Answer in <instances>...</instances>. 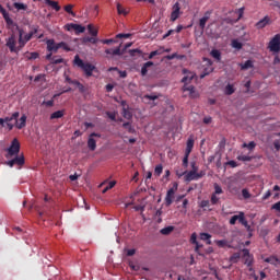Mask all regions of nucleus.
Instances as JSON below:
<instances>
[{"instance_id": "obj_1", "label": "nucleus", "mask_w": 280, "mask_h": 280, "mask_svg": "<svg viewBox=\"0 0 280 280\" xmlns=\"http://www.w3.org/2000/svg\"><path fill=\"white\" fill-rule=\"evenodd\" d=\"M19 117V112H14L10 117H5L7 127L9 130H12L14 126L18 128V130H23V128H25V125L27 124V116L23 114L20 119Z\"/></svg>"}, {"instance_id": "obj_2", "label": "nucleus", "mask_w": 280, "mask_h": 280, "mask_svg": "<svg viewBox=\"0 0 280 280\" xmlns=\"http://www.w3.org/2000/svg\"><path fill=\"white\" fill-rule=\"evenodd\" d=\"M73 65L75 67H79V69H81L88 78H91V75H93V70L95 69V66L90 62H84V60L80 58V55L74 56Z\"/></svg>"}, {"instance_id": "obj_3", "label": "nucleus", "mask_w": 280, "mask_h": 280, "mask_svg": "<svg viewBox=\"0 0 280 280\" xmlns=\"http://www.w3.org/2000/svg\"><path fill=\"white\" fill-rule=\"evenodd\" d=\"M205 171H200L199 173H195L194 171L190 172H184L182 175L179 176H184V180L186 183H191V180H200V178H202L205 176Z\"/></svg>"}, {"instance_id": "obj_4", "label": "nucleus", "mask_w": 280, "mask_h": 280, "mask_svg": "<svg viewBox=\"0 0 280 280\" xmlns=\"http://www.w3.org/2000/svg\"><path fill=\"white\" fill-rule=\"evenodd\" d=\"M19 152H21V143L18 139H13L5 156L7 159H12L13 156L19 155Z\"/></svg>"}, {"instance_id": "obj_5", "label": "nucleus", "mask_w": 280, "mask_h": 280, "mask_svg": "<svg viewBox=\"0 0 280 280\" xmlns=\"http://www.w3.org/2000/svg\"><path fill=\"white\" fill-rule=\"evenodd\" d=\"M4 164L8 165L9 167H14V165H16L18 167H23V165H25V156L23 154L14 155Z\"/></svg>"}, {"instance_id": "obj_6", "label": "nucleus", "mask_w": 280, "mask_h": 280, "mask_svg": "<svg viewBox=\"0 0 280 280\" xmlns=\"http://www.w3.org/2000/svg\"><path fill=\"white\" fill-rule=\"evenodd\" d=\"M16 28L19 30V45H20V49H23V47H25V45H27V43H30V40H32L33 33H28L26 35H24L23 37V30L19 28V26H16Z\"/></svg>"}, {"instance_id": "obj_7", "label": "nucleus", "mask_w": 280, "mask_h": 280, "mask_svg": "<svg viewBox=\"0 0 280 280\" xmlns=\"http://www.w3.org/2000/svg\"><path fill=\"white\" fill-rule=\"evenodd\" d=\"M268 49L275 54L280 51V34H276L268 44Z\"/></svg>"}, {"instance_id": "obj_8", "label": "nucleus", "mask_w": 280, "mask_h": 280, "mask_svg": "<svg viewBox=\"0 0 280 280\" xmlns=\"http://www.w3.org/2000/svg\"><path fill=\"white\" fill-rule=\"evenodd\" d=\"M7 47H9L12 54H19V50L21 49V44H19V47H16V37L14 36V34L8 38Z\"/></svg>"}, {"instance_id": "obj_9", "label": "nucleus", "mask_w": 280, "mask_h": 280, "mask_svg": "<svg viewBox=\"0 0 280 280\" xmlns=\"http://www.w3.org/2000/svg\"><path fill=\"white\" fill-rule=\"evenodd\" d=\"M94 137H97V139H101L102 135L95 133V132H92L90 135L89 140H88V148H89V150H91V152H95V150L97 148V141L95 140Z\"/></svg>"}, {"instance_id": "obj_10", "label": "nucleus", "mask_w": 280, "mask_h": 280, "mask_svg": "<svg viewBox=\"0 0 280 280\" xmlns=\"http://www.w3.org/2000/svg\"><path fill=\"white\" fill-rule=\"evenodd\" d=\"M178 189V184H174V187L168 189L165 197V205L166 207H171L172 202H174V195L176 194V190Z\"/></svg>"}, {"instance_id": "obj_11", "label": "nucleus", "mask_w": 280, "mask_h": 280, "mask_svg": "<svg viewBox=\"0 0 280 280\" xmlns=\"http://www.w3.org/2000/svg\"><path fill=\"white\" fill-rule=\"evenodd\" d=\"M242 253H243V259H244L245 266L250 268V266H253V261H254V258H253V255L250 254V250L244 248V249H242Z\"/></svg>"}, {"instance_id": "obj_12", "label": "nucleus", "mask_w": 280, "mask_h": 280, "mask_svg": "<svg viewBox=\"0 0 280 280\" xmlns=\"http://www.w3.org/2000/svg\"><path fill=\"white\" fill-rule=\"evenodd\" d=\"M180 16V4L176 2L173 5V11L171 13V21H176Z\"/></svg>"}, {"instance_id": "obj_13", "label": "nucleus", "mask_w": 280, "mask_h": 280, "mask_svg": "<svg viewBox=\"0 0 280 280\" xmlns=\"http://www.w3.org/2000/svg\"><path fill=\"white\" fill-rule=\"evenodd\" d=\"M211 16V12H206L203 18L199 20V27L200 30H205L207 27V21H209V18Z\"/></svg>"}, {"instance_id": "obj_14", "label": "nucleus", "mask_w": 280, "mask_h": 280, "mask_svg": "<svg viewBox=\"0 0 280 280\" xmlns=\"http://www.w3.org/2000/svg\"><path fill=\"white\" fill-rule=\"evenodd\" d=\"M268 23H270V18L268 15H266L264 19H261L260 21H258L256 23V27H257V30H264V27H266V25H268Z\"/></svg>"}, {"instance_id": "obj_15", "label": "nucleus", "mask_w": 280, "mask_h": 280, "mask_svg": "<svg viewBox=\"0 0 280 280\" xmlns=\"http://www.w3.org/2000/svg\"><path fill=\"white\" fill-rule=\"evenodd\" d=\"M105 54H107L108 56H122L124 55L120 47H117L116 49H106Z\"/></svg>"}, {"instance_id": "obj_16", "label": "nucleus", "mask_w": 280, "mask_h": 280, "mask_svg": "<svg viewBox=\"0 0 280 280\" xmlns=\"http://www.w3.org/2000/svg\"><path fill=\"white\" fill-rule=\"evenodd\" d=\"M150 67H154V62L152 61L145 62L141 68V75L143 77L148 75V69H150Z\"/></svg>"}, {"instance_id": "obj_17", "label": "nucleus", "mask_w": 280, "mask_h": 280, "mask_svg": "<svg viewBox=\"0 0 280 280\" xmlns=\"http://www.w3.org/2000/svg\"><path fill=\"white\" fill-rule=\"evenodd\" d=\"M266 264H271V266H279L280 260L277 258V256H270L265 259Z\"/></svg>"}, {"instance_id": "obj_18", "label": "nucleus", "mask_w": 280, "mask_h": 280, "mask_svg": "<svg viewBox=\"0 0 280 280\" xmlns=\"http://www.w3.org/2000/svg\"><path fill=\"white\" fill-rule=\"evenodd\" d=\"M244 215V212H240L238 214L233 215L230 219V224L233 226L237 223V221L240 222L242 220V217Z\"/></svg>"}, {"instance_id": "obj_19", "label": "nucleus", "mask_w": 280, "mask_h": 280, "mask_svg": "<svg viewBox=\"0 0 280 280\" xmlns=\"http://www.w3.org/2000/svg\"><path fill=\"white\" fill-rule=\"evenodd\" d=\"M210 56H212V58H214V60H217L218 62L222 60V52H220V50L218 49H212Z\"/></svg>"}, {"instance_id": "obj_20", "label": "nucleus", "mask_w": 280, "mask_h": 280, "mask_svg": "<svg viewBox=\"0 0 280 280\" xmlns=\"http://www.w3.org/2000/svg\"><path fill=\"white\" fill-rule=\"evenodd\" d=\"M192 150H194V139H192V138H189V139L187 140L185 153H186V154H191V151H192Z\"/></svg>"}, {"instance_id": "obj_21", "label": "nucleus", "mask_w": 280, "mask_h": 280, "mask_svg": "<svg viewBox=\"0 0 280 280\" xmlns=\"http://www.w3.org/2000/svg\"><path fill=\"white\" fill-rule=\"evenodd\" d=\"M65 117V110H57L50 115V119H62Z\"/></svg>"}, {"instance_id": "obj_22", "label": "nucleus", "mask_w": 280, "mask_h": 280, "mask_svg": "<svg viewBox=\"0 0 280 280\" xmlns=\"http://www.w3.org/2000/svg\"><path fill=\"white\" fill-rule=\"evenodd\" d=\"M217 246H219V248H231V245L229 244V241L226 240H221V241H217L215 242Z\"/></svg>"}, {"instance_id": "obj_23", "label": "nucleus", "mask_w": 280, "mask_h": 280, "mask_svg": "<svg viewBox=\"0 0 280 280\" xmlns=\"http://www.w3.org/2000/svg\"><path fill=\"white\" fill-rule=\"evenodd\" d=\"M122 117L125 119H132V113L130 112V109H128V107L122 108Z\"/></svg>"}, {"instance_id": "obj_24", "label": "nucleus", "mask_w": 280, "mask_h": 280, "mask_svg": "<svg viewBox=\"0 0 280 280\" xmlns=\"http://www.w3.org/2000/svg\"><path fill=\"white\" fill-rule=\"evenodd\" d=\"M46 45H47V51H52L54 50V47L57 45L56 44V40L54 39H47L46 40Z\"/></svg>"}, {"instance_id": "obj_25", "label": "nucleus", "mask_w": 280, "mask_h": 280, "mask_svg": "<svg viewBox=\"0 0 280 280\" xmlns=\"http://www.w3.org/2000/svg\"><path fill=\"white\" fill-rule=\"evenodd\" d=\"M213 187H214V192H212V194H214L217 196H220V194H224L222 186L219 185L218 183H214Z\"/></svg>"}, {"instance_id": "obj_26", "label": "nucleus", "mask_w": 280, "mask_h": 280, "mask_svg": "<svg viewBox=\"0 0 280 280\" xmlns=\"http://www.w3.org/2000/svg\"><path fill=\"white\" fill-rule=\"evenodd\" d=\"M253 61L252 60H247L245 61L243 65H241V69L243 71H246V69H253Z\"/></svg>"}, {"instance_id": "obj_27", "label": "nucleus", "mask_w": 280, "mask_h": 280, "mask_svg": "<svg viewBox=\"0 0 280 280\" xmlns=\"http://www.w3.org/2000/svg\"><path fill=\"white\" fill-rule=\"evenodd\" d=\"M74 32H75V34H84V32H86V27H84L80 24H75Z\"/></svg>"}, {"instance_id": "obj_28", "label": "nucleus", "mask_w": 280, "mask_h": 280, "mask_svg": "<svg viewBox=\"0 0 280 280\" xmlns=\"http://www.w3.org/2000/svg\"><path fill=\"white\" fill-rule=\"evenodd\" d=\"M235 93V88H233V84H228L225 86V95H233Z\"/></svg>"}, {"instance_id": "obj_29", "label": "nucleus", "mask_w": 280, "mask_h": 280, "mask_svg": "<svg viewBox=\"0 0 280 280\" xmlns=\"http://www.w3.org/2000/svg\"><path fill=\"white\" fill-rule=\"evenodd\" d=\"M240 257H242V255L240 253H234L231 257H230V261L232 264H237V261H240Z\"/></svg>"}, {"instance_id": "obj_30", "label": "nucleus", "mask_w": 280, "mask_h": 280, "mask_svg": "<svg viewBox=\"0 0 280 280\" xmlns=\"http://www.w3.org/2000/svg\"><path fill=\"white\" fill-rule=\"evenodd\" d=\"M172 231H174V226H166V228H163L160 233L162 235H170V233H172Z\"/></svg>"}, {"instance_id": "obj_31", "label": "nucleus", "mask_w": 280, "mask_h": 280, "mask_svg": "<svg viewBox=\"0 0 280 280\" xmlns=\"http://www.w3.org/2000/svg\"><path fill=\"white\" fill-rule=\"evenodd\" d=\"M13 8H15V10H27V5L21 2H14Z\"/></svg>"}, {"instance_id": "obj_32", "label": "nucleus", "mask_w": 280, "mask_h": 280, "mask_svg": "<svg viewBox=\"0 0 280 280\" xmlns=\"http://www.w3.org/2000/svg\"><path fill=\"white\" fill-rule=\"evenodd\" d=\"M161 174H163V165L159 164L154 168V176H161Z\"/></svg>"}, {"instance_id": "obj_33", "label": "nucleus", "mask_w": 280, "mask_h": 280, "mask_svg": "<svg viewBox=\"0 0 280 280\" xmlns=\"http://www.w3.org/2000/svg\"><path fill=\"white\" fill-rule=\"evenodd\" d=\"M232 47H233L234 49H242V47H244V45H243L240 40L233 39V40H232Z\"/></svg>"}, {"instance_id": "obj_34", "label": "nucleus", "mask_w": 280, "mask_h": 280, "mask_svg": "<svg viewBox=\"0 0 280 280\" xmlns=\"http://www.w3.org/2000/svg\"><path fill=\"white\" fill-rule=\"evenodd\" d=\"M65 11L68 13V14H71V16H75V13L73 12V4H67L65 7Z\"/></svg>"}, {"instance_id": "obj_35", "label": "nucleus", "mask_w": 280, "mask_h": 280, "mask_svg": "<svg viewBox=\"0 0 280 280\" xmlns=\"http://www.w3.org/2000/svg\"><path fill=\"white\" fill-rule=\"evenodd\" d=\"M59 48L63 51H72L71 47H69V45L65 42L59 43Z\"/></svg>"}, {"instance_id": "obj_36", "label": "nucleus", "mask_w": 280, "mask_h": 280, "mask_svg": "<svg viewBox=\"0 0 280 280\" xmlns=\"http://www.w3.org/2000/svg\"><path fill=\"white\" fill-rule=\"evenodd\" d=\"M213 72V68L212 67H208L205 69V71L200 74V78L202 80V78H207V75H209V73Z\"/></svg>"}, {"instance_id": "obj_37", "label": "nucleus", "mask_w": 280, "mask_h": 280, "mask_svg": "<svg viewBox=\"0 0 280 280\" xmlns=\"http://www.w3.org/2000/svg\"><path fill=\"white\" fill-rule=\"evenodd\" d=\"M191 80H194V73H189L188 75L184 77V78L182 79V82H183L184 84H187V83L191 82Z\"/></svg>"}, {"instance_id": "obj_38", "label": "nucleus", "mask_w": 280, "mask_h": 280, "mask_svg": "<svg viewBox=\"0 0 280 280\" xmlns=\"http://www.w3.org/2000/svg\"><path fill=\"white\" fill-rule=\"evenodd\" d=\"M115 185H117V182L115 180L109 182L108 185L103 189V194H106V191H108L109 189H113Z\"/></svg>"}, {"instance_id": "obj_39", "label": "nucleus", "mask_w": 280, "mask_h": 280, "mask_svg": "<svg viewBox=\"0 0 280 280\" xmlns=\"http://www.w3.org/2000/svg\"><path fill=\"white\" fill-rule=\"evenodd\" d=\"M237 161H243L244 163H246L248 161H253V156H249V155H238L237 156Z\"/></svg>"}, {"instance_id": "obj_40", "label": "nucleus", "mask_w": 280, "mask_h": 280, "mask_svg": "<svg viewBox=\"0 0 280 280\" xmlns=\"http://www.w3.org/2000/svg\"><path fill=\"white\" fill-rule=\"evenodd\" d=\"M88 31L91 34V36H97V31L95 30V27L93 26V24H89L88 25Z\"/></svg>"}, {"instance_id": "obj_41", "label": "nucleus", "mask_w": 280, "mask_h": 280, "mask_svg": "<svg viewBox=\"0 0 280 280\" xmlns=\"http://www.w3.org/2000/svg\"><path fill=\"white\" fill-rule=\"evenodd\" d=\"M122 128H126V130H128V132H130L131 135H132V132H135V128L132 127V125L130 122L122 124Z\"/></svg>"}, {"instance_id": "obj_42", "label": "nucleus", "mask_w": 280, "mask_h": 280, "mask_svg": "<svg viewBox=\"0 0 280 280\" xmlns=\"http://www.w3.org/2000/svg\"><path fill=\"white\" fill-rule=\"evenodd\" d=\"M48 5H50V8L56 10V12H60V7L58 5V2L51 0Z\"/></svg>"}, {"instance_id": "obj_43", "label": "nucleus", "mask_w": 280, "mask_h": 280, "mask_svg": "<svg viewBox=\"0 0 280 280\" xmlns=\"http://www.w3.org/2000/svg\"><path fill=\"white\" fill-rule=\"evenodd\" d=\"M210 202L211 205H218V202H220V198L218 197V195L212 194L210 198Z\"/></svg>"}, {"instance_id": "obj_44", "label": "nucleus", "mask_w": 280, "mask_h": 280, "mask_svg": "<svg viewBox=\"0 0 280 280\" xmlns=\"http://www.w3.org/2000/svg\"><path fill=\"white\" fill-rule=\"evenodd\" d=\"M257 144L254 141H250L249 143H244L243 148H247L248 150H255V147Z\"/></svg>"}, {"instance_id": "obj_45", "label": "nucleus", "mask_w": 280, "mask_h": 280, "mask_svg": "<svg viewBox=\"0 0 280 280\" xmlns=\"http://www.w3.org/2000/svg\"><path fill=\"white\" fill-rule=\"evenodd\" d=\"M83 43H92V45H95V43H97V38H95V37H84Z\"/></svg>"}, {"instance_id": "obj_46", "label": "nucleus", "mask_w": 280, "mask_h": 280, "mask_svg": "<svg viewBox=\"0 0 280 280\" xmlns=\"http://www.w3.org/2000/svg\"><path fill=\"white\" fill-rule=\"evenodd\" d=\"M184 91H188L189 95H191V93H196V88L194 85H184Z\"/></svg>"}, {"instance_id": "obj_47", "label": "nucleus", "mask_w": 280, "mask_h": 280, "mask_svg": "<svg viewBox=\"0 0 280 280\" xmlns=\"http://www.w3.org/2000/svg\"><path fill=\"white\" fill-rule=\"evenodd\" d=\"M106 115L112 121H117V114L113 112H106Z\"/></svg>"}, {"instance_id": "obj_48", "label": "nucleus", "mask_w": 280, "mask_h": 280, "mask_svg": "<svg viewBox=\"0 0 280 280\" xmlns=\"http://www.w3.org/2000/svg\"><path fill=\"white\" fill-rule=\"evenodd\" d=\"M65 30H67V32H73V30L75 31V24L74 23L66 24Z\"/></svg>"}, {"instance_id": "obj_49", "label": "nucleus", "mask_w": 280, "mask_h": 280, "mask_svg": "<svg viewBox=\"0 0 280 280\" xmlns=\"http://www.w3.org/2000/svg\"><path fill=\"white\" fill-rule=\"evenodd\" d=\"M7 25H14V21L10 18V14L3 16Z\"/></svg>"}, {"instance_id": "obj_50", "label": "nucleus", "mask_w": 280, "mask_h": 280, "mask_svg": "<svg viewBox=\"0 0 280 280\" xmlns=\"http://www.w3.org/2000/svg\"><path fill=\"white\" fill-rule=\"evenodd\" d=\"M242 196L245 200H248V198H250V192L248 191V189L244 188L242 190Z\"/></svg>"}, {"instance_id": "obj_51", "label": "nucleus", "mask_w": 280, "mask_h": 280, "mask_svg": "<svg viewBox=\"0 0 280 280\" xmlns=\"http://www.w3.org/2000/svg\"><path fill=\"white\" fill-rule=\"evenodd\" d=\"M51 62H52V65H61V62H65V59L58 58V57H54L51 59Z\"/></svg>"}, {"instance_id": "obj_52", "label": "nucleus", "mask_w": 280, "mask_h": 280, "mask_svg": "<svg viewBox=\"0 0 280 280\" xmlns=\"http://www.w3.org/2000/svg\"><path fill=\"white\" fill-rule=\"evenodd\" d=\"M183 165L184 167H187L189 165V154L185 153V156L183 159Z\"/></svg>"}, {"instance_id": "obj_53", "label": "nucleus", "mask_w": 280, "mask_h": 280, "mask_svg": "<svg viewBox=\"0 0 280 280\" xmlns=\"http://www.w3.org/2000/svg\"><path fill=\"white\" fill-rule=\"evenodd\" d=\"M117 12L118 14H128V12H126V9H124L121 4H117Z\"/></svg>"}, {"instance_id": "obj_54", "label": "nucleus", "mask_w": 280, "mask_h": 280, "mask_svg": "<svg viewBox=\"0 0 280 280\" xmlns=\"http://www.w3.org/2000/svg\"><path fill=\"white\" fill-rule=\"evenodd\" d=\"M131 34L130 33H120L116 35V38H130Z\"/></svg>"}, {"instance_id": "obj_55", "label": "nucleus", "mask_w": 280, "mask_h": 280, "mask_svg": "<svg viewBox=\"0 0 280 280\" xmlns=\"http://www.w3.org/2000/svg\"><path fill=\"white\" fill-rule=\"evenodd\" d=\"M240 224H242L245 228L248 226V221L246 220V217H244V213L243 217H241Z\"/></svg>"}, {"instance_id": "obj_56", "label": "nucleus", "mask_w": 280, "mask_h": 280, "mask_svg": "<svg viewBox=\"0 0 280 280\" xmlns=\"http://www.w3.org/2000/svg\"><path fill=\"white\" fill-rule=\"evenodd\" d=\"M130 56L135 57L138 55H141V51L139 49H130L129 50Z\"/></svg>"}, {"instance_id": "obj_57", "label": "nucleus", "mask_w": 280, "mask_h": 280, "mask_svg": "<svg viewBox=\"0 0 280 280\" xmlns=\"http://www.w3.org/2000/svg\"><path fill=\"white\" fill-rule=\"evenodd\" d=\"M44 106H48L49 108H51V106H54V100H49V101H44L43 102Z\"/></svg>"}, {"instance_id": "obj_58", "label": "nucleus", "mask_w": 280, "mask_h": 280, "mask_svg": "<svg viewBox=\"0 0 280 280\" xmlns=\"http://www.w3.org/2000/svg\"><path fill=\"white\" fill-rule=\"evenodd\" d=\"M200 237H201V240H203V241L211 240V236H210L209 233H201V234H200Z\"/></svg>"}, {"instance_id": "obj_59", "label": "nucleus", "mask_w": 280, "mask_h": 280, "mask_svg": "<svg viewBox=\"0 0 280 280\" xmlns=\"http://www.w3.org/2000/svg\"><path fill=\"white\" fill-rule=\"evenodd\" d=\"M225 165H229L230 167H237V162L231 160L225 163Z\"/></svg>"}, {"instance_id": "obj_60", "label": "nucleus", "mask_w": 280, "mask_h": 280, "mask_svg": "<svg viewBox=\"0 0 280 280\" xmlns=\"http://www.w3.org/2000/svg\"><path fill=\"white\" fill-rule=\"evenodd\" d=\"M174 58H180V57H179L178 54H176V52L166 56V60H174Z\"/></svg>"}, {"instance_id": "obj_61", "label": "nucleus", "mask_w": 280, "mask_h": 280, "mask_svg": "<svg viewBox=\"0 0 280 280\" xmlns=\"http://www.w3.org/2000/svg\"><path fill=\"white\" fill-rule=\"evenodd\" d=\"M270 196H272V191L267 190L266 194L262 196V200H268V198H270Z\"/></svg>"}, {"instance_id": "obj_62", "label": "nucleus", "mask_w": 280, "mask_h": 280, "mask_svg": "<svg viewBox=\"0 0 280 280\" xmlns=\"http://www.w3.org/2000/svg\"><path fill=\"white\" fill-rule=\"evenodd\" d=\"M190 172L198 173V165H196V162H191V171Z\"/></svg>"}, {"instance_id": "obj_63", "label": "nucleus", "mask_w": 280, "mask_h": 280, "mask_svg": "<svg viewBox=\"0 0 280 280\" xmlns=\"http://www.w3.org/2000/svg\"><path fill=\"white\" fill-rule=\"evenodd\" d=\"M273 147L277 150V152H279V150H280V142H279V140H275L273 141Z\"/></svg>"}, {"instance_id": "obj_64", "label": "nucleus", "mask_w": 280, "mask_h": 280, "mask_svg": "<svg viewBox=\"0 0 280 280\" xmlns=\"http://www.w3.org/2000/svg\"><path fill=\"white\" fill-rule=\"evenodd\" d=\"M272 209H276V211H279V212H280V201L276 202V203L272 206Z\"/></svg>"}]
</instances>
